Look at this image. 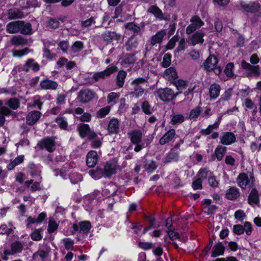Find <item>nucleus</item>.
<instances>
[{
  "instance_id": "nucleus-1",
  "label": "nucleus",
  "mask_w": 261,
  "mask_h": 261,
  "mask_svg": "<svg viewBox=\"0 0 261 261\" xmlns=\"http://www.w3.org/2000/svg\"><path fill=\"white\" fill-rule=\"evenodd\" d=\"M6 31L10 34L20 32L23 35H30L32 33V25L21 20L12 21L7 24Z\"/></svg>"
},
{
  "instance_id": "nucleus-2",
  "label": "nucleus",
  "mask_w": 261,
  "mask_h": 261,
  "mask_svg": "<svg viewBox=\"0 0 261 261\" xmlns=\"http://www.w3.org/2000/svg\"><path fill=\"white\" fill-rule=\"evenodd\" d=\"M147 83V80L144 77H138L130 83V93L133 97L138 98L141 96L144 92L143 86Z\"/></svg>"
},
{
  "instance_id": "nucleus-3",
  "label": "nucleus",
  "mask_w": 261,
  "mask_h": 261,
  "mask_svg": "<svg viewBox=\"0 0 261 261\" xmlns=\"http://www.w3.org/2000/svg\"><path fill=\"white\" fill-rule=\"evenodd\" d=\"M218 63L217 57L213 55H210L203 63L204 69L208 72L214 71L216 75H219L221 73L222 69L217 66Z\"/></svg>"
},
{
  "instance_id": "nucleus-4",
  "label": "nucleus",
  "mask_w": 261,
  "mask_h": 261,
  "mask_svg": "<svg viewBox=\"0 0 261 261\" xmlns=\"http://www.w3.org/2000/svg\"><path fill=\"white\" fill-rule=\"evenodd\" d=\"M180 92L175 93L174 91L170 88L160 89L156 91V94L161 100L167 101L175 98Z\"/></svg>"
},
{
  "instance_id": "nucleus-5",
  "label": "nucleus",
  "mask_w": 261,
  "mask_h": 261,
  "mask_svg": "<svg viewBox=\"0 0 261 261\" xmlns=\"http://www.w3.org/2000/svg\"><path fill=\"white\" fill-rule=\"evenodd\" d=\"M117 70V67L115 66L107 68L105 70L100 72H95L92 76V79L95 82H99L102 80H105L109 77L112 73Z\"/></svg>"
},
{
  "instance_id": "nucleus-6",
  "label": "nucleus",
  "mask_w": 261,
  "mask_h": 261,
  "mask_svg": "<svg viewBox=\"0 0 261 261\" xmlns=\"http://www.w3.org/2000/svg\"><path fill=\"white\" fill-rule=\"evenodd\" d=\"M77 130L81 137L84 138L88 137V139H94L97 136V134L92 130L88 124L81 123L77 126Z\"/></svg>"
},
{
  "instance_id": "nucleus-7",
  "label": "nucleus",
  "mask_w": 261,
  "mask_h": 261,
  "mask_svg": "<svg viewBox=\"0 0 261 261\" xmlns=\"http://www.w3.org/2000/svg\"><path fill=\"white\" fill-rule=\"evenodd\" d=\"M40 149H45L49 152L55 150V141L51 137H46L40 140L37 144Z\"/></svg>"
},
{
  "instance_id": "nucleus-8",
  "label": "nucleus",
  "mask_w": 261,
  "mask_h": 261,
  "mask_svg": "<svg viewBox=\"0 0 261 261\" xmlns=\"http://www.w3.org/2000/svg\"><path fill=\"white\" fill-rule=\"evenodd\" d=\"M145 26L144 22H141L139 25H137L135 22H127L124 25L126 29L136 35H141L144 32Z\"/></svg>"
},
{
  "instance_id": "nucleus-9",
  "label": "nucleus",
  "mask_w": 261,
  "mask_h": 261,
  "mask_svg": "<svg viewBox=\"0 0 261 261\" xmlns=\"http://www.w3.org/2000/svg\"><path fill=\"white\" fill-rule=\"evenodd\" d=\"M241 66L246 70L247 76H258L260 73L259 66H253L243 60L241 62Z\"/></svg>"
},
{
  "instance_id": "nucleus-10",
  "label": "nucleus",
  "mask_w": 261,
  "mask_h": 261,
  "mask_svg": "<svg viewBox=\"0 0 261 261\" xmlns=\"http://www.w3.org/2000/svg\"><path fill=\"white\" fill-rule=\"evenodd\" d=\"M95 93L90 89H81L78 93L77 99L80 102L86 103L91 101Z\"/></svg>"
},
{
  "instance_id": "nucleus-11",
  "label": "nucleus",
  "mask_w": 261,
  "mask_h": 261,
  "mask_svg": "<svg viewBox=\"0 0 261 261\" xmlns=\"http://www.w3.org/2000/svg\"><path fill=\"white\" fill-rule=\"evenodd\" d=\"M190 22L191 24L186 28V33L188 35L194 33L204 24V22L197 16L192 17Z\"/></svg>"
},
{
  "instance_id": "nucleus-12",
  "label": "nucleus",
  "mask_w": 261,
  "mask_h": 261,
  "mask_svg": "<svg viewBox=\"0 0 261 261\" xmlns=\"http://www.w3.org/2000/svg\"><path fill=\"white\" fill-rule=\"evenodd\" d=\"M237 183L242 189L246 188L247 186L251 187L253 186V178L251 176L249 179L246 173H241L237 178Z\"/></svg>"
},
{
  "instance_id": "nucleus-13",
  "label": "nucleus",
  "mask_w": 261,
  "mask_h": 261,
  "mask_svg": "<svg viewBox=\"0 0 261 261\" xmlns=\"http://www.w3.org/2000/svg\"><path fill=\"white\" fill-rule=\"evenodd\" d=\"M23 248V246L22 244L19 241H16L12 243L11 244L10 250L8 249L4 250V254L5 256L4 257V259L6 260L7 259V256L20 253Z\"/></svg>"
},
{
  "instance_id": "nucleus-14",
  "label": "nucleus",
  "mask_w": 261,
  "mask_h": 261,
  "mask_svg": "<svg viewBox=\"0 0 261 261\" xmlns=\"http://www.w3.org/2000/svg\"><path fill=\"white\" fill-rule=\"evenodd\" d=\"M40 65L34 59L30 58L25 62L22 71L28 72L30 70H32L34 72H36L40 70Z\"/></svg>"
},
{
  "instance_id": "nucleus-15",
  "label": "nucleus",
  "mask_w": 261,
  "mask_h": 261,
  "mask_svg": "<svg viewBox=\"0 0 261 261\" xmlns=\"http://www.w3.org/2000/svg\"><path fill=\"white\" fill-rule=\"evenodd\" d=\"M220 143L222 144L229 145L236 141V136L231 132H224L220 137Z\"/></svg>"
},
{
  "instance_id": "nucleus-16",
  "label": "nucleus",
  "mask_w": 261,
  "mask_h": 261,
  "mask_svg": "<svg viewBox=\"0 0 261 261\" xmlns=\"http://www.w3.org/2000/svg\"><path fill=\"white\" fill-rule=\"evenodd\" d=\"M41 113L38 111H32L29 112L26 117V122L29 125H33L39 120Z\"/></svg>"
},
{
  "instance_id": "nucleus-17",
  "label": "nucleus",
  "mask_w": 261,
  "mask_h": 261,
  "mask_svg": "<svg viewBox=\"0 0 261 261\" xmlns=\"http://www.w3.org/2000/svg\"><path fill=\"white\" fill-rule=\"evenodd\" d=\"M40 87L44 90H55L58 88V84L57 82L45 79L40 83Z\"/></svg>"
},
{
  "instance_id": "nucleus-18",
  "label": "nucleus",
  "mask_w": 261,
  "mask_h": 261,
  "mask_svg": "<svg viewBox=\"0 0 261 261\" xmlns=\"http://www.w3.org/2000/svg\"><path fill=\"white\" fill-rule=\"evenodd\" d=\"M179 150L171 149L166 155L163 159L164 163L167 164L172 162H177L179 160Z\"/></svg>"
},
{
  "instance_id": "nucleus-19",
  "label": "nucleus",
  "mask_w": 261,
  "mask_h": 261,
  "mask_svg": "<svg viewBox=\"0 0 261 261\" xmlns=\"http://www.w3.org/2000/svg\"><path fill=\"white\" fill-rule=\"evenodd\" d=\"M221 89V86L219 84L215 83L212 84L209 88V96L210 99H215L219 97Z\"/></svg>"
},
{
  "instance_id": "nucleus-20",
  "label": "nucleus",
  "mask_w": 261,
  "mask_h": 261,
  "mask_svg": "<svg viewBox=\"0 0 261 261\" xmlns=\"http://www.w3.org/2000/svg\"><path fill=\"white\" fill-rule=\"evenodd\" d=\"M222 120V116H219L217 121L213 124L209 125L205 129H202L200 133L202 135L207 136L212 133L213 129H217Z\"/></svg>"
},
{
  "instance_id": "nucleus-21",
  "label": "nucleus",
  "mask_w": 261,
  "mask_h": 261,
  "mask_svg": "<svg viewBox=\"0 0 261 261\" xmlns=\"http://www.w3.org/2000/svg\"><path fill=\"white\" fill-rule=\"evenodd\" d=\"M130 141L133 144H139L141 142L142 133L139 129H135L128 133Z\"/></svg>"
},
{
  "instance_id": "nucleus-22",
  "label": "nucleus",
  "mask_w": 261,
  "mask_h": 261,
  "mask_svg": "<svg viewBox=\"0 0 261 261\" xmlns=\"http://www.w3.org/2000/svg\"><path fill=\"white\" fill-rule=\"evenodd\" d=\"M175 136V129L173 128L170 129L159 140V143L162 145H165L172 141Z\"/></svg>"
},
{
  "instance_id": "nucleus-23",
  "label": "nucleus",
  "mask_w": 261,
  "mask_h": 261,
  "mask_svg": "<svg viewBox=\"0 0 261 261\" xmlns=\"http://www.w3.org/2000/svg\"><path fill=\"white\" fill-rule=\"evenodd\" d=\"M148 12L152 14L154 16L160 20H167L168 18L164 17L162 11L156 6H151L148 9Z\"/></svg>"
},
{
  "instance_id": "nucleus-24",
  "label": "nucleus",
  "mask_w": 261,
  "mask_h": 261,
  "mask_svg": "<svg viewBox=\"0 0 261 261\" xmlns=\"http://www.w3.org/2000/svg\"><path fill=\"white\" fill-rule=\"evenodd\" d=\"M241 6L245 11L252 13L257 12L260 8V5L259 3L255 2L246 4L244 2H242L241 3Z\"/></svg>"
},
{
  "instance_id": "nucleus-25",
  "label": "nucleus",
  "mask_w": 261,
  "mask_h": 261,
  "mask_svg": "<svg viewBox=\"0 0 261 261\" xmlns=\"http://www.w3.org/2000/svg\"><path fill=\"white\" fill-rule=\"evenodd\" d=\"M119 121L117 119L113 118L109 122L107 129L110 134H117L119 130Z\"/></svg>"
},
{
  "instance_id": "nucleus-26",
  "label": "nucleus",
  "mask_w": 261,
  "mask_h": 261,
  "mask_svg": "<svg viewBox=\"0 0 261 261\" xmlns=\"http://www.w3.org/2000/svg\"><path fill=\"white\" fill-rule=\"evenodd\" d=\"M97 162V154L95 151H89L87 155V165L89 167H93Z\"/></svg>"
},
{
  "instance_id": "nucleus-27",
  "label": "nucleus",
  "mask_w": 261,
  "mask_h": 261,
  "mask_svg": "<svg viewBox=\"0 0 261 261\" xmlns=\"http://www.w3.org/2000/svg\"><path fill=\"white\" fill-rule=\"evenodd\" d=\"M120 37V34L116 33L115 32L106 31L102 35L103 40L108 43L111 42L113 40H119Z\"/></svg>"
},
{
  "instance_id": "nucleus-28",
  "label": "nucleus",
  "mask_w": 261,
  "mask_h": 261,
  "mask_svg": "<svg viewBox=\"0 0 261 261\" xmlns=\"http://www.w3.org/2000/svg\"><path fill=\"white\" fill-rule=\"evenodd\" d=\"M225 251V247L223 246L222 243L218 242L213 247L212 251V256L216 257L217 256L223 255Z\"/></svg>"
},
{
  "instance_id": "nucleus-29",
  "label": "nucleus",
  "mask_w": 261,
  "mask_h": 261,
  "mask_svg": "<svg viewBox=\"0 0 261 261\" xmlns=\"http://www.w3.org/2000/svg\"><path fill=\"white\" fill-rule=\"evenodd\" d=\"M205 33L202 31L196 32L192 36L191 38V43L193 45L197 44H202L204 42L203 37Z\"/></svg>"
},
{
  "instance_id": "nucleus-30",
  "label": "nucleus",
  "mask_w": 261,
  "mask_h": 261,
  "mask_svg": "<svg viewBox=\"0 0 261 261\" xmlns=\"http://www.w3.org/2000/svg\"><path fill=\"white\" fill-rule=\"evenodd\" d=\"M116 172V165L114 163L107 162L104 167V174L107 177H110Z\"/></svg>"
},
{
  "instance_id": "nucleus-31",
  "label": "nucleus",
  "mask_w": 261,
  "mask_h": 261,
  "mask_svg": "<svg viewBox=\"0 0 261 261\" xmlns=\"http://www.w3.org/2000/svg\"><path fill=\"white\" fill-rule=\"evenodd\" d=\"M11 113V110L7 107H2L0 108V127L3 126L5 123V116L10 115Z\"/></svg>"
},
{
  "instance_id": "nucleus-32",
  "label": "nucleus",
  "mask_w": 261,
  "mask_h": 261,
  "mask_svg": "<svg viewBox=\"0 0 261 261\" xmlns=\"http://www.w3.org/2000/svg\"><path fill=\"white\" fill-rule=\"evenodd\" d=\"M203 111V109L200 106H197L195 108L192 109L189 113V118L191 120H196L200 116Z\"/></svg>"
},
{
  "instance_id": "nucleus-33",
  "label": "nucleus",
  "mask_w": 261,
  "mask_h": 261,
  "mask_svg": "<svg viewBox=\"0 0 261 261\" xmlns=\"http://www.w3.org/2000/svg\"><path fill=\"white\" fill-rule=\"evenodd\" d=\"M166 34L165 30H161L158 32L155 35L151 37V44L154 45L155 44L161 43Z\"/></svg>"
},
{
  "instance_id": "nucleus-34",
  "label": "nucleus",
  "mask_w": 261,
  "mask_h": 261,
  "mask_svg": "<svg viewBox=\"0 0 261 261\" xmlns=\"http://www.w3.org/2000/svg\"><path fill=\"white\" fill-rule=\"evenodd\" d=\"M164 77L168 80H173L177 77L175 69L173 67H170L165 70L164 72Z\"/></svg>"
},
{
  "instance_id": "nucleus-35",
  "label": "nucleus",
  "mask_w": 261,
  "mask_h": 261,
  "mask_svg": "<svg viewBox=\"0 0 261 261\" xmlns=\"http://www.w3.org/2000/svg\"><path fill=\"white\" fill-rule=\"evenodd\" d=\"M240 195L238 189L234 187H231L226 192V196L228 199L233 200L236 199Z\"/></svg>"
},
{
  "instance_id": "nucleus-36",
  "label": "nucleus",
  "mask_w": 261,
  "mask_h": 261,
  "mask_svg": "<svg viewBox=\"0 0 261 261\" xmlns=\"http://www.w3.org/2000/svg\"><path fill=\"white\" fill-rule=\"evenodd\" d=\"M10 43L14 45H25L28 43L27 39L20 35L13 36L10 41Z\"/></svg>"
},
{
  "instance_id": "nucleus-37",
  "label": "nucleus",
  "mask_w": 261,
  "mask_h": 261,
  "mask_svg": "<svg viewBox=\"0 0 261 261\" xmlns=\"http://www.w3.org/2000/svg\"><path fill=\"white\" fill-rule=\"evenodd\" d=\"M126 74V72L124 70H120L118 72L116 80V85L119 88H121L123 86Z\"/></svg>"
},
{
  "instance_id": "nucleus-38",
  "label": "nucleus",
  "mask_w": 261,
  "mask_h": 261,
  "mask_svg": "<svg viewBox=\"0 0 261 261\" xmlns=\"http://www.w3.org/2000/svg\"><path fill=\"white\" fill-rule=\"evenodd\" d=\"M8 18L9 19H15L22 18L24 17L23 13L19 10L10 9L8 11Z\"/></svg>"
},
{
  "instance_id": "nucleus-39",
  "label": "nucleus",
  "mask_w": 261,
  "mask_h": 261,
  "mask_svg": "<svg viewBox=\"0 0 261 261\" xmlns=\"http://www.w3.org/2000/svg\"><path fill=\"white\" fill-rule=\"evenodd\" d=\"M138 45V40L135 37H130L126 43V50L127 51H132L136 48Z\"/></svg>"
},
{
  "instance_id": "nucleus-40",
  "label": "nucleus",
  "mask_w": 261,
  "mask_h": 261,
  "mask_svg": "<svg viewBox=\"0 0 261 261\" xmlns=\"http://www.w3.org/2000/svg\"><path fill=\"white\" fill-rule=\"evenodd\" d=\"M23 160L24 155H21L18 156L7 165L8 169L9 170H13L16 166L22 163L23 162Z\"/></svg>"
},
{
  "instance_id": "nucleus-41",
  "label": "nucleus",
  "mask_w": 261,
  "mask_h": 261,
  "mask_svg": "<svg viewBox=\"0 0 261 261\" xmlns=\"http://www.w3.org/2000/svg\"><path fill=\"white\" fill-rule=\"evenodd\" d=\"M258 202V194L255 189H253L248 197V202L250 204H256Z\"/></svg>"
},
{
  "instance_id": "nucleus-42",
  "label": "nucleus",
  "mask_w": 261,
  "mask_h": 261,
  "mask_svg": "<svg viewBox=\"0 0 261 261\" xmlns=\"http://www.w3.org/2000/svg\"><path fill=\"white\" fill-rule=\"evenodd\" d=\"M5 105L13 110H16L20 106V101L18 98H11L5 102Z\"/></svg>"
},
{
  "instance_id": "nucleus-43",
  "label": "nucleus",
  "mask_w": 261,
  "mask_h": 261,
  "mask_svg": "<svg viewBox=\"0 0 261 261\" xmlns=\"http://www.w3.org/2000/svg\"><path fill=\"white\" fill-rule=\"evenodd\" d=\"M33 50L30 49L28 47H25L23 49L17 50L13 49L12 51V55L14 57L21 58L22 56L29 54V53L32 52Z\"/></svg>"
},
{
  "instance_id": "nucleus-44",
  "label": "nucleus",
  "mask_w": 261,
  "mask_h": 261,
  "mask_svg": "<svg viewBox=\"0 0 261 261\" xmlns=\"http://www.w3.org/2000/svg\"><path fill=\"white\" fill-rule=\"evenodd\" d=\"M226 152V147L219 145L215 149V154L218 161H221L223 159Z\"/></svg>"
},
{
  "instance_id": "nucleus-45",
  "label": "nucleus",
  "mask_w": 261,
  "mask_h": 261,
  "mask_svg": "<svg viewBox=\"0 0 261 261\" xmlns=\"http://www.w3.org/2000/svg\"><path fill=\"white\" fill-rule=\"evenodd\" d=\"M185 120V117L181 114H175L171 116L170 123L172 125L180 124Z\"/></svg>"
},
{
  "instance_id": "nucleus-46",
  "label": "nucleus",
  "mask_w": 261,
  "mask_h": 261,
  "mask_svg": "<svg viewBox=\"0 0 261 261\" xmlns=\"http://www.w3.org/2000/svg\"><path fill=\"white\" fill-rule=\"evenodd\" d=\"M157 165L154 161L147 160L145 162L144 167L148 172H152L157 168Z\"/></svg>"
},
{
  "instance_id": "nucleus-47",
  "label": "nucleus",
  "mask_w": 261,
  "mask_h": 261,
  "mask_svg": "<svg viewBox=\"0 0 261 261\" xmlns=\"http://www.w3.org/2000/svg\"><path fill=\"white\" fill-rule=\"evenodd\" d=\"M79 226L80 228V232L83 233H88L91 227L90 222L87 221L80 222Z\"/></svg>"
},
{
  "instance_id": "nucleus-48",
  "label": "nucleus",
  "mask_w": 261,
  "mask_h": 261,
  "mask_svg": "<svg viewBox=\"0 0 261 261\" xmlns=\"http://www.w3.org/2000/svg\"><path fill=\"white\" fill-rule=\"evenodd\" d=\"M84 47L83 43L81 41H76L72 45L70 50L72 53H76L81 50Z\"/></svg>"
},
{
  "instance_id": "nucleus-49",
  "label": "nucleus",
  "mask_w": 261,
  "mask_h": 261,
  "mask_svg": "<svg viewBox=\"0 0 261 261\" xmlns=\"http://www.w3.org/2000/svg\"><path fill=\"white\" fill-rule=\"evenodd\" d=\"M48 254V252L42 249H39L36 252L33 254V258L36 259L40 257L41 260L45 258Z\"/></svg>"
},
{
  "instance_id": "nucleus-50",
  "label": "nucleus",
  "mask_w": 261,
  "mask_h": 261,
  "mask_svg": "<svg viewBox=\"0 0 261 261\" xmlns=\"http://www.w3.org/2000/svg\"><path fill=\"white\" fill-rule=\"evenodd\" d=\"M209 172L210 171L207 168L201 169L197 174L198 178L200 179L202 181L205 179L208 175Z\"/></svg>"
},
{
  "instance_id": "nucleus-51",
  "label": "nucleus",
  "mask_w": 261,
  "mask_h": 261,
  "mask_svg": "<svg viewBox=\"0 0 261 261\" xmlns=\"http://www.w3.org/2000/svg\"><path fill=\"white\" fill-rule=\"evenodd\" d=\"M171 62V55L170 54H166L163 57L162 65L164 68H167L170 66Z\"/></svg>"
},
{
  "instance_id": "nucleus-52",
  "label": "nucleus",
  "mask_w": 261,
  "mask_h": 261,
  "mask_svg": "<svg viewBox=\"0 0 261 261\" xmlns=\"http://www.w3.org/2000/svg\"><path fill=\"white\" fill-rule=\"evenodd\" d=\"M231 89H228L226 90L225 92L221 95V98L219 99L217 102H220L222 101H227L229 100L231 96Z\"/></svg>"
},
{
  "instance_id": "nucleus-53",
  "label": "nucleus",
  "mask_w": 261,
  "mask_h": 261,
  "mask_svg": "<svg viewBox=\"0 0 261 261\" xmlns=\"http://www.w3.org/2000/svg\"><path fill=\"white\" fill-rule=\"evenodd\" d=\"M141 109L145 114L150 115L152 113L150 105L147 101H144L142 103Z\"/></svg>"
},
{
  "instance_id": "nucleus-54",
  "label": "nucleus",
  "mask_w": 261,
  "mask_h": 261,
  "mask_svg": "<svg viewBox=\"0 0 261 261\" xmlns=\"http://www.w3.org/2000/svg\"><path fill=\"white\" fill-rule=\"evenodd\" d=\"M234 65L232 63H229L225 67L224 72L225 74L228 77H232L233 75V68Z\"/></svg>"
},
{
  "instance_id": "nucleus-55",
  "label": "nucleus",
  "mask_w": 261,
  "mask_h": 261,
  "mask_svg": "<svg viewBox=\"0 0 261 261\" xmlns=\"http://www.w3.org/2000/svg\"><path fill=\"white\" fill-rule=\"evenodd\" d=\"M56 122L59 125L60 127L62 129H66L67 127L68 124L65 120V119L63 117H59L57 118L56 120Z\"/></svg>"
},
{
  "instance_id": "nucleus-56",
  "label": "nucleus",
  "mask_w": 261,
  "mask_h": 261,
  "mask_svg": "<svg viewBox=\"0 0 261 261\" xmlns=\"http://www.w3.org/2000/svg\"><path fill=\"white\" fill-rule=\"evenodd\" d=\"M58 224L53 220H50L48 223V231L49 233H53L57 229Z\"/></svg>"
},
{
  "instance_id": "nucleus-57",
  "label": "nucleus",
  "mask_w": 261,
  "mask_h": 261,
  "mask_svg": "<svg viewBox=\"0 0 261 261\" xmlns=\"http://www.w3.org/2000/svg\"><path fill=\"white\" fill-rule=\"evenodd\" d=\"M110 108L106 107L100 109L97 113V116L99 118H103L110 112Z\"/></svg>"
},
{
  "instance_id": "nucleus-58",
  "label": "nucleus",
  "mask_w": 261,
  "mask_h": 261,
  "mask_svg": "<svg viewBox=\"0 0 261 261\" xmlns=\"http://www.w3.org/2000/svg\"><path fill=\"white\" fill-rule=\"evenodd\" d=\"M91 176L94 178H99L103 173L102 169L97 168L95 170H91L89 172Z\"/></svg>"
},
{
  "instance_id": "nucleus-59",
  "label": "nucleus",
  "mask_w": 261,
  "mask_h": 261,
  "mask_svg": "<svg viewBox=\"0 0 261 261\" xmlns=\"http://www.w3.org/2000/svg\"><path fill=\"white\" fill-rule=\"evenodd\" d=\"M234 216L238 221H242L245 218L246 215L243 211L239 210L235 212Z\"/></svg>"
},
{
  "instance_id": "nucleus-60",
  "label": "nucleus",
  "mask_w": 261,
  "mask_h": 261,
  "mask_svg": "<svg viewBox=\"0 0 261 261\" xmlns=\"http://www.w3.org/2000/svg\"><path fill=\"white\" fill-rule=\"evenodd\" d=\"M48 24L50 28L56 29L59 27L60 22L57 19L51 18L48 22Z\"/></svg>"
},
{
  "instance_id": "nucleus-61",
  "label": "nucleus",
  "mask_w": 261,
  "mask_h": 261,
  "mask_svg": "<svg viewBox=\"0 0 261 261\" xmlns=\"http://www.w3.org/2000/svg\"><path fill=\"white\" fill-rule=\"evenodd\" d=\"M173 84L178 90L182 89V88H185L187 86L186 82L181 80L174 81Z\"/></svg>"
},
{
  "instance_id": "nucleus-62",
  "label": "nucleus",
  "mask_w": 261,
  "mask_h": 261,
  "mask_svg": "<svg viewBox=\"0 0 261 261\" xmlns=\"http://www.w3.org/2000/svg\"><path fill=\"white\" fill-rule=\"evenodd\" d=\"M178 40V38L176 36L173 37L168 43L166 47L167 49H171L173 48L175 45L176 42Z\"/></svg>"
},
{
  "instance_id": "nucleus-63",
  "label": "nucleus",
  "mask_w": 261,
  "mask_h": 261,
  "mask_svg": "<svg viewBox=\"0 0 261 261\" xmlns=\"http://www.w3.org/2000/svg\"><path fill=\"white\" fill-rule=\"evenodd\" d=\"M42 229H37L31 234V239L34 241H39L42 239L40 231Z\"/></svg>"
},
{
  "instance_id": "nucleus-64",
  "label": "nucleus",
  "mask_w": 261,
  "mask_h": 261,
  "mask_svg": "<svg viewBox=\"0 0 261 261\" xmlns=\"http://www.w3.org/2000/svg\"><path fill=\"white\" fill-rule=\"evenodd\" d=\"M213 114L212 109L210 107H205L201 113V117L204 118H208Z\"/></svg>"
}]
</instances>
